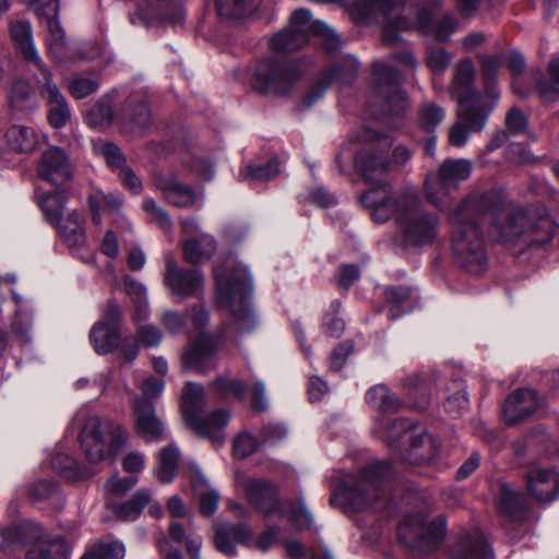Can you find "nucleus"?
I'll return each mask as SVG.
<instances>
[{"label": "nucleus", "mask_w": 559, "mask_h": 559, "mask_svg": "<svg viewBox=\"0 0 559 559\" xmlns=\"http://www.w3.org/2000/svg\"><path fill=\"white\" fill-rule=\"evenodd\" d=\"M99 152L104 156L108 166L112 169L121 170L127 166V160L121 150L112 142H105L99 146Z\"/></svg>", "instance_id": "69168bd1"}, {"label": "nucleus", "mask_w": 559, "mask_h": 559, "mask_svg": "<svg viewBox=\"0 0 559 559\" xmlns=\"http://www.w3.org/2000/svg\"><path fill=\"white\" fill-rule=\"evenodd\" d=\"M392 476V464L379 461L360 468L347 476L338 488L337 496L345 507L354 512H362L369 508L384 506L385 485Z\"/></svg>", "instance_id": "39448f33"}, {"label": "nucleus", "mask_w": 559, "mask_h": 559, "mask_svg": "<svg viewBox=\"0 0 559 559\" xmlns=\"http://www.w3.org/2000/svg\"><path fill=\"white\" fill-rule=\"evenodd\" d=\"M399 0H355L347 9L350 20L357 25H373L394 11Z\"/></svg>", "instance_id": "c85d7f7f"}, {"label": "nucleus", "mask_w": 559, "mask_h": 559, "mask_svg": "<svg viewBox=\"0 0 559 559\" xmlns=\"http://www.w3.org/2000/svg\"><path fill=\"white\" fill-rule=\"evenodd\" d=\"M35 193L45 219L56 228L59 237L84 263L94 264L95 254L86 248L82 214L76 210L68 211L66 214L67 193L64 191L46 193L38 190Z\"/></svg>", "instance_id": "20e7f679"}, {"label": "nucleus", "mask_w": 559, "mask_h": 559, "mask_svg": "<svg viewBox=\"0 0 559 559\" xmlns=\"http://www.w3.org/2000/svg\"><path fill=\"white\" fill-rule=\"evenodd\" d=\"M151 502V491L146 488L136 490L132 497L118 507L117 514L123 521L138 520L144 508Z\"/></svg>", "instance_id": "09e8293b"}, {"label": "nucleus", "mask_w": 559, "mask_h": 559, "mask_svg": "<svg viewBox=\"0 0 559 559\" xmlns=\"http://www.w3.org/2000/svg\"><path fill=\"white\" fill-rule=\"evenodd\" d=\"M116 117L115 94L106 93L99 96L84 112L86 123L95 129L109 128Z\"/></svg>", "instance_id": "58836bf2"}, {"label": "nucleus", "mask_w": 559, "mask_h": 559, "mask_svg": "<svg viewBox=\"0 0 559 559\" xmlns=\"http://www.w3.org/2000/svg\"><path fill=\"white\" fill-rule=\"evenodd\" d=\"M557 226L548 215L516 209L500 213L490 226V234L521 250L546 248L552 240Z\"/></svg>", "instance_id": "7ed1b4c3"}, {"label": "nucleus", "mask_w": 559, "mask_h": 559, "mask_svg": "<svg viewBox=\"0 0 559 559\" xmlns=\"http://www.w3.org/2000/svg\"><path fill=\"white\" fill-rule=\"evenodd\" d=\"M354 164L370 187L386 182L384 177L390 171L391 163L383 154L373 150H360L355 155Z\"/></svg>", "instance_id": "c756f323"}, {"label": "nucleus", "mask_w": 559, "mask_h": 559, "mask_svg": "<svg viewBox=\"0 0 559 559\" xmlns=\"http://www.w3.org/2000/svg\"><path fill=\"white\" fill-rule=\"evenodd\" d=\"M403 385L411 395L421 394L423 396L432 395L433 392L445 391V379L435 371L417 372L407 376L403 380Z\"/></svg>", "instance_id": "79ce46f5"}, {"label": "nucleus", "mask_w": 559, "mask_h": 559, "mask_svg": "<svg viewBox=\"0 0 559 559\" xmlns=\"http://www.w3.org/2000/svg\"><path fill=\"white\" fill-rule=\"evenodd\" d=\"M205 406L204 388L198 383L188 382L181 401L185 421L197 435L207 438L218 447L225 441L224 428L229 421V414L224 409L204 414Z\"/></svg>", "instance_id": "6e6552de"}, {"label": "nucleus", "mask_w": 559, "mask_h": 559, "mask_svg": "<svg viewBox=\"0 0 559 559\" xmlns=\"http://www.w3.org/2000/svg\"><path fill=\"white\" fill-rule=\"evenodd\" d=\"M212 389L222 400L234 396L238 401H243L247 395V385L239 379L219 377L212 383Z\"/></svg>", "instance_id": "5fc2aeb1"}, {"label": "nucleus", "mask_w": 559, "mask_h": 559, "mask_svg": "<svg viewBox=\"0 0 559 559\" xmlns=\"http://www.w3.org/2000/svg\"><path fill=\"white\" fill-rule=\"evenodd\" d=\"M472 170L473 165L468 159H445L437 171L428 174L425 179L427 200L440 211H447L453 201L452 192L471 177Z\"/></svg>", "instance_id": "9b49d317"}, {"label": "nucleus", "mask_w": 559, "mask_h": 559, "mask_svg": "<svg viewBox=\"0 0 559 559\" xmlns=\"http://www.w3.org/2000/svg\"><path fill=\"white\" fill-rule=\"evenodd\" d=\"M484 200L466 198L449 216L451 246L456 262L471 274H481L488 264L480 223L486 217Z\"/></svg>", "instance_id": "f03ea898"}, {"label": "nucleus", "mask_w": 559, "mask_h": 559, "mask_svg": "<svg viewBox=\"0 0 559 559\" xmlns=\"http://www.w3.org/2000/svg\"><path fill=\"white\" fill-rule=\"evenodd\" d=\"M165 264V283L173 294L189 298L203 289L204 277L200 270L179 266L171 254L166 255Z\"/></svg>", "instance_id": "412c9836"}, {"label": "nucleus", "mask_w": 559, "mask_h": 559, "mask_svg": "<svg viewBox=\"0 0 559 559\" xmlns=\"http://www.w3.org/2000/svg\"><path fill=\"white\" fill-rule=\"evenodd\" d=\"M475 67L469 58L462 59L454 72L450 86L452 98L456 99L459 107H462V116L473 127L480 129L485 122L481 121L485 105L488 98L485 92L474 87Z\"/></svg>", "instance_id": "ddd939ff"}, {"label": "nucleus", "mask_w": 559, "mask_h": 559, "mask_svg": "<svg viewBox=\"0 0 559 559\" xmlns=\"http://www.w3.org/2000/svg\"><path fill=\"white\" fill-rule=\"evenodd\" d=\"M14 45L28 64V70L33 72L37 85L52 79L49 67L41 59L33 37H14Z\"/></svg>", "instance_id": "ea45409f"}, {"label": "nucleus", "mask_w": 559, "mask_h": 559, "mask_svg": "<svg viewBox=\"0 0 559 559\" xmlns=\"http://www.w3.org/2000/svg\"><path fill=\"white\" fill-rule=\"evenodd\" d=\"M309 37H271L270 47L275 52H293L306 47Z\"/></svg>", "instance_id": "052dcab7"}, {"label": "nucleus", "mask_w": 559, "mask_h": 559, "mask_svg": "<svg viewBox=\"0 0 559 559\" xmlns=\"http://www.w3.org/2000/svg\"><path fill=\"white\" fill-rule=\"evenodd\" d=\"M79 439L86 459L97 463L119 452L127 442L128 433L121 425L110 419L90 416Z\"/></svg>", "instance_id": "9d476101"}, {"label": "nucleus", "mask_w": 559, "mask_h": 559, "mask_svg": "<svg viewBox=\"0 0 559 559\" xmlns=\"http://www.w3.org/2000/svg\"><path fill=\"white\" fill-rule=\"evenodd\" d=\"M216 300L219 307H228L231 318L223 325L226 337L253 332L258 318L252 306L253 281L247 265L229 259L227 266L215 265Z\"/></svg>", "instance_id": "f257e3e1"}, {"label": "nucleus", "mask_w": 559, "mask_h": 559, "mask_svg": "<svg viewBox=\"0 0 559 559\" xmlns=\"http://www.w3.org/2000/svg\"><path fill=\"white\" fill-rule=\"evenodd\" d=\"M479 59L481 86L488 98V104L485 105V111L481 119V121H484L488 114L493 112L500 102L501 91L497 83V75L504 61L503 56L501 55H483Z\"/></svg>", "instance_id": "393cba45"}, {"label": "nucleus", "mask_w": 559, "mask_h": 559, "mask_svg": "<svg viewBox=\"0 0 559 559\" xmlns=\"http://www.w3.org/2000/svg\"><path fill=\"white\" fill-rule=\"evenodd\" d=\"M185 260L193 265H198L207 261L216 252L217 243L215 238L210 234H201V236H191L183 243Z\"/></svg>", "instance_id": "a19ab883"}, {"label": "nucleus", "mask_w": 559, "mask_h": 559, "mask_svg": "<svg viewBox=\"0 0 559 559\" xmlns=\"http://www.w3.org/2000/svg\"><path fill=\"white\" fill-rule=\"evenodd\" d=\"M123 283L126 293L130 296L136 306V319H146L148 316L146 287L141 282H138L129 275L124 276Z\"/></svg>", "instance_id": "603ef678"}, {"label": "nucleus", "mask_w": 559, "mask_h": 559, "mask_svg": "<svg viewBox=\"0 0 559 559\" xmlns=\"http://www.w3.org/2000/svg\"><path fill=\"white\" fill-rule=\"evenodd\" d=\"M230 537H233V535L229 530V524L221 523L216 525L214 537L215 546L221 552L231 557L236 555V546L230 540Z\"/></svg>", "instance_id": "0e129e2a"}, {"label": "nucleus", "mask_w": 559, "mask_h": 559, "mask_svg": "<svg viewBox=\"0 0 559 559\" xmlns=\"http://www.w3.org/2000/svg\"><path fill=\"white\" fill-rule=\"evenodd\" d=\"M48 106V121L55 129L63 128L71 119V108L58 85L50 79L37 85Z\"/></svg>", "instance_id": "cd10ccee"}, {"label": "nucleus", "mask_w": 559, "mask_h": 559, "mask_svg": "<svg viewBox=\"0 0 559 559\" xmlns=\"http://www.w3.org/2000/svg\"><path fill=\"white\" fill-rule=\"evenodd\" d=\"M48 50L51 58L59 63L95 59L102 53V48L96 43H81L76 37H50Z\"/></svg>", "instance_id": "4be33fe9"}, {"label": "nucleus", "mask_w": 559, "mask_h": 559, "mask_svg": "<svg viewBox=\"0 0 559 559\" xmlns=\"http://www.w3.org/2000/svg\"><path fill=\"white\" fill-rule=\"evenodd\" d=\"M448 532L447 519L432 514L426 503L405 511L400 519L396 534L400 543L409 549L431 552L443 543Z\"/></svg>", "instance_id": "423d86ee"}, {"label": "nucleus", "mask_w": 559, "mask_h": 559, "mask_svg": "<svg viewBox=\"0 0 559 559\" xmlns=\"http://www.w3.org/2000/svg\"><path fill=\"white\" fill-rule=\"evenodd\" d=\"M547 73L550 81L549 86L543 82H539L537 85L538 92L544 97H546L550 91L559 94V56L550 60Z\"/></svg>", "instance_id": "774afa93"}, {"label": "nucleus", "mask_w": 559, "mask_h": 559, "mask_svg": "<svg viewBox=\"0 0 559 559\" xmlns=\"http://www.w3.org/2000/svg\"><path fill=\"white\" fill-rule=\"evenodd\" d=\"M301 73L298 63L288 58H264L254 71L252 85L261 94H288Z\"/></svg>", "instance_id": "2eb2a0df"}, {"label": "nucleus", "mask_w": 559, "mask_h": 559, "mask_svg": "<svg viewBox=\"0 0 559 559\" xmlns=\"http://www.w3.org/2000/svg\"><path fill=\"white\" fill-rule=\"evenodd\" d=\"M497 503L500 513L511 521L521 522L528 514V502L525 495L509 484H500Z\"/></svg>", "instance_id": "c9c22d12"}, {"label": "nucleus", "mask_w": 559, "mask_h": 559, "mask_svg": "<svg viewBox=\"0 0 559 559\" xmlns=\"http://www.w3.org/2000/svg\"><path fill=\"white\" fill-rule=\"evenodd\" d=\"M337 35L336 31L322 20H313L309 10L299 9L293 12L289 24L275 35Z\"/></svg>", "instance_id": "72a5a7b5"}, {"label": "nucleus", "mask_w": 559, "mask_h": 559, "mask_svg": "<svg viewBox=\"0 0 559 559\" xmlns=\"http://www.w3.org/2000/svg\"><path fill=\"white\" fill-rule=\"evenodd\" d=\"M452 57L441 46H431L427 52V64L433 72H443L451 63Z\"/></svg>", "instance_id": "e2e57ef3"}, {"label": "nucleus", "mask_w": 559, "mask_h": 559, "mask_svg": "<svg viewBox=\"0 0 559 559\" xmlns=\"http://www.w3.org/2000/svg\"><path fill=\"white\" fill-rule=\"evenodd\" d=\"M361 205L369 210L376 223L394 219L403 223L407 214H413L421 207V198L413 186H405L399 191L390 182H380L360 194Z\"/></svg>", "instance_id": "0eeeda50"}, {"label": "nucleus", "mask_w": 559, "mask_h": 559, "mask_svg": "<svg viewBox=\"0 0 559 559\" xmlns=\"http://www.w3.org/2000/svg\"><path fill=\"white\" fill-rule=\"evenodd\" d=\"M506 131L511 136L528 135L532 141H536L537 136L534 133H530L528 130V118L519 107H512L506 115L504 119Z\"/></svg>", "instance_id": "864d4df0"}, {"label": "nucleus", "mask_w": 559, "mask_h": 559, "mask_svg": "<svg viewBox=\"0 0 559 559\" xmlns=\"http://www.w3.org/2000/svg\"><path fill=\"white\" fill-rule=\"evenodd\" d=\"M90 338L95 352L99 355H105L118 346L120 334L112 326H106L105 323H96L90 332Z\"/></svg>", "instance_id": "de8ad7c7"}, {"label": "nucleus", "mask_w": 559, "mask_h": 559, "mask_svg": "<svg viewBox=\"0 0 559 559\" xmlns=\"http://www.w3.org/2000/svg\"><path fill=\"white\" fill-rule=\"evenodd\" d=\"M36 171L41 180L62 187L73 179L74 166L62 148L51 146L40 154Z\"/></svg>", "instance_id": "a211bd4d"}, {"label": "nucleus", "mask_w": 559, "mask_h": 559, "mask_svg": "<svg viewBox=\"0 0 559 559\" xmlns=\"http://www.w3.org/2000/svg\"><path fill=\"white\" fill-rule=\"evenodd\" d=\"M158 188L162 190L166 201L177 207H191L199 202L202 203L200 195L191 186L180 181L176 176H168L158 181Z\"/></svg>", "instance_id": "473e14b6"}, {"label": "nucleus", "mask_w": 559, "mask_h": 559, "mask_svg": "<svg viewBox=\"0 0 559 559\" xmlns=\"http://www.w3.org/2000/svg\"><path fill=\"white\" fill-rule=\"evenodd\" d=\"M385 433L386 443L392 449H399L404 439L411 440L409 448L401 452L402 460L409 464L429 463L439 455L440 441L426 431L415 433L413 424L406 418L392 420Z\"/></svg>", "instance_id": "f8f14e48"}, {"label": "nucleus", "mask_w": 559, "mask_h": 559, "mask_svg": "<svg viewBox=\"0 0 559 559\" xmlns=\"http://www.w3.org/2000/svg\"><path fill=\"white\" fill-rule=\"evenodd\" d=\"M407 214L402 228L403 241L406 247L424 248L432 246L439 237L440 218L431 212Z\"/></svg>", "instance_id": "f3484780"}, {"label": "nucleus", "mask_w": 559, "mask_h": 559, "mask_svg": "<svg viewBox=\"0 0 559 559\" xmlns=\"http://www.w3.org/2000/svg\"><path fill=\"white\" fill-rule=\"evenodd\" d=\"M100 87V82L95 78L76 76L68 83V91L75 99H83L94 93Z\"/></svg>", "instance_id": "13d9d810"}, {"label": "nucleus", "mask_w": 559, "mask_h": 559, "mask_svg": "<svg viewBox=\"0 0 559 559\" xmlns=\"http://www.w3.org/2000/svg\"><path fill=\"white\" fill-rule=\"evenodd\" d=\"M134 417L136 433L146 442H159L166 438L164 424L156 415L152 401L136 397L134 400Z\"/></svg>", "instance_id": "5701e85b"}, {"label": "nucleus", "mask_w": 559, "mask_h": 559, "mask_svg": "<svg viewBox=\"0 0 559 559\" xmlns=\"http://www.w3.org/2000/svg\"><path fill=\"white\" fill-rule=\"evenodd\" d=\"M43 528L39 524L31 521L13 522L8 525H0V550L5 551L14 545H26L37 537Z\"/></svg>", "instance_id": "e433bc0d"}, {"label": "nucleus", "mask_w": 559, "mask_h": 559, "mask_svg": "<svg viewBox=\"0 0 559 559\" xmlns=\"http://www.w3.org/2000/svg\"><path fill=\"white\" fill-rule=\"evenodd\" d=\"M527 487L532 496L543 503L559 498V473L548 468H533L527 473Z\"/></svg>", "instance_id": "2f4dec72"}, {"label": "nucleus", "mask_w": 559, "mask_h": 559, "mask_svg": "<svg viewBox=\"0 0 559 559\" xmlns=\"http://www.w3.org/2000/svg\"><path fill=\"white\" fill-rule=\"evenodd\" d=\"M492 551L481 533L465 532L455 537L447 559H492Z\"/></svg>", "instance_id": "a878e982"}, {"label": "nucleus", "mask_w": 559, "mask_h": 559, "mask_svg": "<svg viewBox=\"0 0 559 559\" xmlns=\"http://www.w3.org/2000/svg\"><path fill=\"white\" fill-rule=\"evenodd\" d=\"M72 547L62 536L39 533L32 542L26 559H70Z\"/></svg>", "instance_id": "7c9ffc66"}, {"label": "nucleus", "mask_w": 559, "mask_h": 559, "mask_svg": "<svg viewBox=\"0 0 559 559\" xmlns=\"http://www.w3.org/2000/svg\"><path fill=\"white\" fill-rule=\"evenodd\" d=\"M50 466L55 473L69 480H75L81 476V469L76 460L64 453H56L50 460Z\"/></svg>", "instance_id": "6e6d98bb"}, {"label": "nucleus", "mask_w": 559, "mask_h": 559, "mask_svg": "<svg viewBox=\"0 0 559 559\" xmlns=\"http://www.w3.org/2000/svg\"><path fill=\"white\" fill-rule=\"evenodd\" d=\"M385 298L391 304L389 318L395 320L406 312L413 310L414 306L411 302L413 298V290L405 285H395L385 289Z\"/></svg>", "instance_id": "a18cd8bd"}, {"label": "nucleus", "mask_w": 559, "mask_h": 559, "mask_svg": "<svg viewBox=\"0 0 559 559\" xmlns=\"http://www.w3.org/2000/svg\"><path fill=\"white\" fill-rule=\"evenodd\" d=\"M444 117L445 111L441 106L435 103H427L423 105L420 109L419 121L426 131L433 132L435 129L443 121Z\"/></svg>", "instance_id": "bf43d9fd"}, {"label": "nucleus", "mask_w": 559, "mask_h": 559, "mask_svg": "<svg viewBox=\"0 0 559 559\" xmlns=\"http://www.w3.org/2000/svg\"><path fill=\"white\" fill-rule=\"evenodd\" d=\"M491 114H488L485 118V122L480 129L473 127L471 122L465 120L462 116V107L457 108V121L451 127L449 131V141L452 145L461 147L464 146L469 138V132H481L490 117Z\"/></svg>", "instance_id": "3c124183"}, {"label": "nucleus", "mask_w": 559, "mask_h": 559, "mask_svg": "<svg viewBox=\"0 0 559 559\" xmlns=\"http://www.w3.org/2000/svg\"><path fill=\"white\" fill-rule=\"evenodd\" d=\"M216 342L207 336H200L192 347L182 356L185 367L205 372L215 368Z\"/></svg>", "instance_id": "f704fd0d"}, {"label": "nucleus", "mask_w": 559, "mask_h": 559, "mask_svg": "<svg viewBox=\"0 0 559 559\" xmlns=\"http://www.w3.org/2000/svg\"><path fill=\"white\" fill-rule=\"evenodd\" d=\"M59 10L58 0L46 1L35 10L39 24L49 35H58L63 32L59 21Z\"/></svg>", "instance_id": "8fccbe9b"}, {"label": "nucleus", "mask_w": 559, "mask_h": 559, "mask_svg": "<svg viewBox=\"0 0 559 559\" xmlns=\"http://www.w3.org/2000/svg\"><path fill=\"white\" fill-rule=\"evenodd\" d=\"M119 120L129 131L143 130L151 123L152 116L148 102L143 91L131 93L126 99Z\"/></svg>", "instance_id": "bb28decb"}, {"label": "nucleus", "mask_w": 559, "mask_h": 559, "mask_svg": "<svg viewBox=\"0 0 559 559\" xmlns=\"http://www.w3.org/2000/svg\"><path fill=\"white\" fill-rule=\"evenodd\" d=\"M259 448L255 438L247 432L237 436L234 442V454L238 459H245L254 453Z\"/></svg>", "instance_id": "338daca9"}, {"label": "nucleus", "mask_w": 559, "mask_h": 559, "mask_svg": "<svg viewBox=\"0 0 559 559\" xmlns=\"http://www.w3.org/2000/svg\"><path fill=\"white\" fill-rule=\"evenodd\" d=\"M401 12H391L383 20L382 35L423 33L428 31L442 0H399Z\"/></svg>", "instance_id": "4468645a"}, {"label": "nucleus", "mask_w": 559, "mask_h": 559, "mask_svg": "<svg viewBox=\"0 0 559 559\" xmlns=\"http://www.w3.org/2000/svg\"><path fill=\"white\" fill-rule=\"evenodd\" d=\"M261 0H216L218 16L229 24H243L253 19Z\"/></svg>", "instance_id": "4c0bfd02"}, {"label": "nucleus", "mask_w": 559, "mask_h": 559, "mask_svg": "<svg viewBox=\"0 0 559 559\" xmlns=\"http://www.w3.org/2000/svg\"><path fill=\"white\" fill-rule=\"evenodd\" d=\"M126 547L116 539H99L85 547L79 559H123Z\"/></svg>", "instance_id": "c03bdc74"}, {"label": "nucleus", "mask_w": 559, "mask_h": 559, "mask_svg": "<svg viewBox=\"0 0 559 559\" xmlns=\"http://www.w3.org/2000/svg\"><path fill=\"white\" fill-rule=\"evenodd\" d=\"M58 493L59 486L49 479L37 480L28 488V496L34 501L47 500Z\"/></svg>", "instance_id": "680f3d73"}, {"label": "nucleus", "mask_w": 559, "mask_h": 559, "mask_svg": "<svg viewBox=\"0 0 559 559\" xmlns=\"http://www.w3.org/2000/svg\"><path fill=\"white\" fill-rule=\"evenodd\" d=\"M159 11L160 13L156 14V10L152 5L139 7L133 13H130L129 21L132 25L144 29L170 25L175 31L186 21V9L181 2L163 3Z\"/></svg>", "instance_id": "6ab92c4d"}, {"label": "nucleus", "mask_w": 559, "mask_h": 559, "mask_svg": "<svg viewBox=\"0 0 559 559\" xmlns=\"http://www.w3.org/2000/svg\"><path fill=\"white\" fill-rule=\"evenodd\" d=\"M539 406L538 394L533 389L522 388L512 392L502 405V415L507 425H516L532 414Z\"/></svg>", "instance_id": "b1692460"}, {"label": "nucleus", "mask_w": 559, "mask_h": 559, "mask_svg": "<svg viewBox=\"0 0 559 559\" xmlns=\"http://www.w3.org/2000/svg\"><path fill=\"white\" fill-rule=\"evenodd\" d=\"M239 486L248 501L265 514L280 511L296 528L310 527L312 514L302 499L297 504L288 503L280 508L278 490L272 483L260 478H245L239 481Z\"/></svg>", "instance_id": "1a4fd4ad"}, {"label": "nucleus", "mask_w": 559, "mask_h": 559, "mask_svg": "<svg viewBox=\"0 0 559 559\" xmlns=\"http://www.w3.org/2000/svg\"><path fill=\"white\" fill-rule=\"evenodd\" d=\"M401 71L384 61L372 63V86L374 93L385 103V110L394 116L404 114L407 108L406 95L402 90Z\"/></svg>", "instance_id": "dca6fc26"}, {"label": "nucleus", "mask_w": 559, "mask_h": 559, "mask_svg": "<svg viewBox=\"0 0 559 559\" xmlns=\"http://www.w3.org/2000/svg\"><path fill=\"white\" fill-rule=\"evenodd\" d=\"M180 459V451L175 443L168 444L159 452V464L155 469L156 477L163 484L171 483L177 473Z\"/></svg>", "instance_id": "49530a36"}, {"label": "nucleus", "mask_w": 559, "mask_h": 559, "mask_svg": "<svg viewBox=\"0 0 559 559\" xmlns=\"http://www.w3.org/2000/svg\"><path fill=\"white\" fill-rule=\"evenodd\" d=\"M7 146L16 153H33L39 144L36 131L27 126L13 124L4 133Z\"/></svg>", "instance_id": "37998d69"}, {"label": "nucleus", "mask_w": 559, "mask_h": 559, "mask_svg": "<svg viewBox=\"0 0 559 559\" xmlns=\"http://www.w3.org/2000/svg\"><path fill=\"white\" fill-rule=\"evenodd\" d=\"M359 66L360 63L356 57L348 56L344 59L342 64L334 66L322 71L312 87L305 95L302 100L304 105L306 107H311L314 105L320 98L323 97L334 81H340L342 84L352 83L356 78Z\"/></svg>", "instance_id": "aec40b11"}, {"label": "nucleus", "mask_w": 559, "mask_h": 559, "mask_svg": "<svg viewBox=\"0 0 559 559\" xmlns=\"http://www.w3.org/2000/svg\"><path fill=\"white\" fill-rule=\"evenodd\" d=\"M281 173V163L274 157L265 164L248 165L241 174L254 180H270Z\"/></svg>", "instance_id": "4d7b16f0"}]
</instances>
